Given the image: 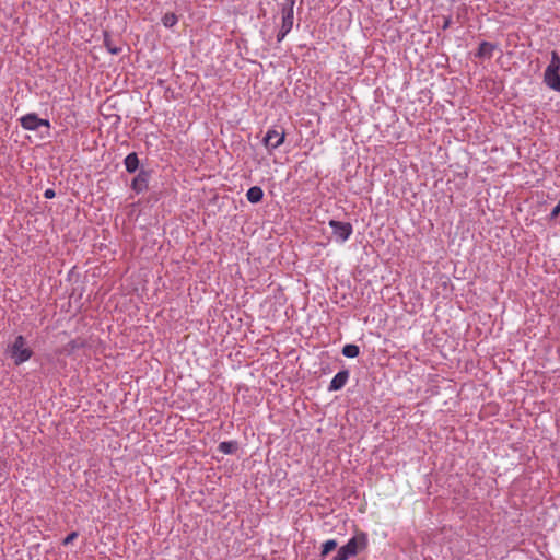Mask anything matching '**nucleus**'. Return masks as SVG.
Returning <instances> with one entry per match:
<instances>
[{
  "mask_svg": "<svg viewBox=\"0 0 560 560\" xmlns=\"http://www.w3.org/2000/svg\"><path fill=\"white\" fill-rule=\"evenodd\" d=\"M104 45L112 55H118L122 50L121 47L114 45L110 37L107 35H105Z\"/></svg>",
  "mask_w": 560,
  "mask_h": 560,
  "instance_id": "f3484780",
  "label": "nucleus"
},
{
  "mask_svg": "<svg viewBox=\"0 0 560 560\" xmlns=\"http://www.w3.org/2000/svg\"><path fill=\"white\" fill-rule=\"evenodd\" d=\"M246 198L250 203H258L264 198V190L259 186H253L247 190Z\"/></svg>",
  "mask_w": 560,
  "mask_h": 560,
  "instance_id": "9b49d317",
  "label": "nucleus"
},
{
  "mask_svg": "<svg viewBox=\"0 0 560 560\" xmlns=\"http://www.w3.org/2000/svg\"><path fill=\"white\" fill-rule=\"evenodd\" d=\"M78 537L77 532H71L62 541L63 545L71 544Z\"/></svg>",
  "mask_w": 560,
  "mask_h": 560,
  "instance_id": "6ab92c4d",
  "label": "nucleus"
},
{
  "mask_svg": "<svg viewBox=\"0 0 560 560\" xmlns=\"http://www.w3.org/2000/svg\"><path fill=\"white\" fill-rule=\"evenodd\" d=\"M368 546V536L361 532L348 540V542L341 546L332 560H348L351 557L357 556L361 550H364Z\"/></svg>",
  "mask_w": 560,
  "mask_h": 560,
  "instance_id": "f257e3e1",
  "label": "nucleus"
},
{
  "mask_svg": "<svg viewBox=\"0 0 560 560\" xmlns=\"http://www.w3.org/2000/svg\"><path fill=\"white\" fill-rule=\"evenodd\" d=\"M7 351L15 365L25 363L33 355V350L27 346V341L22 335L15 337L14 341L8 346Z\"/></svg>",
  "mask_w": 560,
  "mask_h": 560,
  "instance_id": "f03ea898",
  "label": "nucleus"
},
{
  "mask_svg": "<svg viewBox=\"0 0 560 560\" xmlns=\"http://www.w3.org/2000/svg\"><path fill=\"white\" fill-rule=\"evenodd\" d=\"M360 353V348L357 345L348 343L342 348V354L346 358L353 359Z\"/></svg>",
  "mask_w": 560,
  "mask_h": 560,
  "instance_id": "2eb2a0df",
  "label": "nucleus"
},
{
  "mask_svg": "<svg viewBox=\"0 0 560 560\" xmlns=\"http://www.w3.org/2000/svg\"><path fill=\"white\" fill-rule=\"evenodd\" d=\"M291 31H285L282 26L279 31V33L277 34V40L280 43L284 39V37L290 33Z\"/></svg>",
  "mask_w": 560,
  "mask_h": 560,
  "instance_id": "aec40b11",
  "label": "nucleus"
},
{
  "mask_svg": "<svg viewBox=\"0 0 560 560\" xmlns=\"http://www.w3.org/2000/svg\"><path fill=\"white\" fill-rule=\"evenodd\" d=\"M294 0H290L283 8H282V23L281 26L285 31H291L293 27V21H294Z\"/></svg>",
  "mask_w": 560,
  "mask_h": 560,
  "instance_id": "0eeeda50",
  "label": "nucleus"
},
{
  "mask_svg": "<svg viewBox=\"0 0 560 560\" xmlns=\"http://www.w3.org/2000/svg\"><path fill=\"white\" fill-rule=\"evenodd\" d=\"M544 82L549 89L560 92V74H559V72L544 73Z\"/></svg>",
  "mask_w": 560,
  "mask_h": 560,
  "instance_id": "9d476101",
  "label": "nucleus"
},
{
  "mask_svg": "<svg viewBox=\"0 0 560 560\" xmlns=\"http://www.w3.org/2000/svg\"><path fill=\"white\" fill-rule=\"evenodd\" d=\"M20 124L23 129L35 131L40 127H50V122L47 119H42L35 113H28L20 118Z\"/></svg>",
  "mask_w": 560,
  "mask_h": 560,
  "instance_id": "20e7f679",
  "label": "nucleus"
},
{
  "mask_svg": "<svg viewBox=\"0 0 560 560\" xmlns=\"http://www.w3.org/2000/svg\"><path fill=\"white\" fill-rule=\"evenodd\" d=\"M177 21V16L174 13H166L162 19L163 25L165 27H173Z\"/></svg>",
  "mask_w": 560,
  "mask_h": 560,
  "instance_id": "a211bd4d",
  "label": "nucleus"
},
{
  "mask_svg": "<svg viewBox=\"0 0 560 560\" xmlns=\"http://www.w3.org/2000/svg\"><path fill=\"white\" fill-rule=\"evenodd\" d=\"M560 214V200L556 205V207L552 209L550 213V219H556Z\"/></svg>",
  "mask_w": 560,
  "mask_h": 560,
  "instance_id": "412c9836",
  "label": "nucleus"
},
{
  "mask_svg": "<svg viewBox=\"0 0 560 560\" xmlns=\"http://www.w3.org/2000/svg\"><path fill=\"white\" fill-rule=\"evenodd\" d=\"M337 548V541L335 539H328L322 545L320 557L325 558L330 551Z\"/></svg>",
  "mask_w": 560,
  "mask_h": 560,
  "instance_id": "dca6fc26",
  "label": "nucleus"
},
{
  "mask_svg": "<svg viewBox=\"0 0 560 560\" xmlns=\"http://www.w3.org/2000/svg\"><path fill=\"white\" fill-rule=\"evenodd\" d=\"M55 196H56V192H55V190H54V189H51V188H48V189H46V190L44 191V197H45L46 199H52Z\"/></svg>",
  "mask_w": 560,
  "mask_h": 560,
  "instance_id": "4be33fe9",
  "label": "nucleus"
},
{
  "mask_svg": "<svg viewBox=\"0 0 560 560\" xmlns=\"http://www.w3.org/2000/svg\"><path fill=\"white\" fill-rule=\"evenodd\" d=\"M328 225L331 228L336 241L340 243L348 241L353 233V228L350 222L330 220Z\"/></svg>",
  "mask_w": 560,
  "mask_h": 560,
  "instance_id": "7ed1b4c3",
  "label": "nucleus"
},
{
  "mask_svg": "<svg viewBox=\"0 0 560 560\" xmlns=\"http://www.w3.org/2000/svg\"><path fill=\"white\" fill-rule=\"evenodd\" d=\"M348 380H349V371L348 370L339 371L331 380V382L328 386V390L329 392L340 390L341 388L345 387Z\"/></svg>",
  "mask_w": 560,
  "mask_h": 560,
  "instance_id": "6e6552de",
  "label": "nucleus"
},
{
  "mask_svg": "<svg viewBox=\"0 0 560 560\" xmlns=\"http://www.w3.org/2000/svg\"><path fill=\"white\" fill-rule=\"evenodd\" d=\"M495 48L497 46L492 43L481 42L475 56L478 58L490 59L493 56Z\"/></svg>",
  "mask_w": 560,
  "mask_h": 560,
  "instance_id": "1a4fd4ad",
  "label": "nucleus"
},
{
  "mask_svg": "<svg viewBox=\"0 0 560 560\" xmlns=\"http://www.w3.org/2000/svg\"><path fill=\"white\" fill-rule=\"evenodd\" d=\"M126 171L128 173H135L139 167V159L136 152L129 153L124 161Z\"/></svg>",
  "mask_w": 560,
  "mask_h": 560,
  "instance_id": "f8f14e48",
  "label": "nucleus"
},
{
  "mask_svg": "<svg viewBox=\"0 0 560 560\" xmlns=\"http://www.w3.org/2000/svg\"><path fill=\"white\" fill-rule=\"evenodd\" d=\"M150 177L151 172L142 168L131 182L132 190H135L137 194L147 190Z\"/></svg>",
  "mask_w": 560,
  "mask_h": 560,
  "instance_id": "423d86ee",
  "label": "nucleus"
},
{
  "mask_svg": "<svg viewBox=\"0 0 560 560\" xmlns=\"http://www.w3.org/2000/svg\"><path fill=\"white\" fill-rule=\"evenodd\" d=\"M285 139L283 130L269 129L264 137V144L267 149L275 150L279 148Z\"/></svg>",
  "mask_w": 560,
  "mask_h": 560,
  "instance_id": "39448f33",
  "label": "nucleus"
},
{
  "mask_svg": "<svg viewBox=\"0 0 560 560\" xmlns=\"http://www.w3.org/2000/svg\"><path fill=\"white\" fill-rule=\"evenodd\" d=\"M560 71V57L557 51H551L550 62L544 73H553Z\"/></svg>",
  "mask_w": 560,
  "mask_h": 560,
  "instance_id": "ddd939ff",
  "label": "nucleus"
},
{
  "mask_svg": "<svg viewBox=\"0 0 560 560\" xmlns=\"http://www.w3.org/2000/svg\"><path fill=\"white\" fill-rule=\"evenodd\" d=\"M237 442L235 441H224L221 442L218 446V450L223 454H233L237 450Z\"/></svg>",
  "mask_w": 560,
  "mask_h": 560,
  "instance_id": "4468645a",
  "label": "nucleus"
}]
</instances>
